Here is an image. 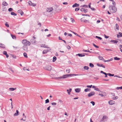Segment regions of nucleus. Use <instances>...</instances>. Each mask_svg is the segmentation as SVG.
I'll return each mask as SVG.
<instances>
[{"label": "nucleus", "mask_w": 122, "mask_h": 122, "mask_svg": "<svg viewBox=\"0 0 122 122\" xmlns=\"http://www.w3.org/2000/svg\"><path fill=\"white\" fill-rule=\"evenodd\" d=\"M90 103L92 104L93 106H94L95 105V103L93 101H91L90 102Z\"/></svg>", "instance_id": "37998d69"}, {"label": "nucleus", "mask_w": 122, "mask_h": 122, "mask_svg": "<svg viewBox=\"0 0 122 122\" xmlns=\"http://www.w3.org/2000/svg\"><path fill=\"white\" fill-rule=\"evenodd\" d=\"M90 89L88 88L84 90V91L86 92L88 91H90Z\"/></svg>", "instance_id": "412c9836"}, {"label": "nucleus", "mask_w": 122, "mask_h": 122, "mask_svg": "<svg viewBox=\"0 0 122 122\" xmlns=\"http://www.w3.org/2000/svg\"><path fill=\"white\" fill-rule=\"evenodd\" d=\"M116 19L117 20H118L119 21H120V19L117 17V19Z\"/></svg>", "instance_id": "e2e57ef3"}, {"label": "nucleus", "mask_w": 122, "mask_h": 122, "mask_svg": "<svg viewBox=\"0 0 122 122\" xmlns=\"http://www.w3.org/2000/svg\"><path fill=\"white\" fill-rule=\"evenodd\" d=\"M79 10V8H76L75 9V11H78Z\"/></svg>", "instance_id": "5fc2aeb1"}, {"label": "nucleus", "mask_w": 122, "mask_h": 122, "mask_svg": "<svg viewBox=\"0 0 122 122\" xmlns=\"http://www.w3.org/2000/svg\"><path fill=\"white\" fill-rule=\"evenodd\" d=\"M80 10L81 12H84L85 13H86L87 12V9H85L84 8H81Z\"/></svg>", "instance_id": "0eeeda50"}, {"label": "nucleus", "mask_w": 122, "mask_h": 122, "mask_svg": "<svg viewBox=\"0 0 122 122\" xmlns=\"http://www.w3.org/2000/svg\"><path fill=\"white\" fill-rule=\"evenodd\" d=\"M84 22H89V21L86 20H84Z\"/></svg>", "instance_id": "052dcab7"}, {"label": "nucleus", "mask_w": 122, "mask_h": 122, "mask_svg": "<svg viewBox=\"0 0 122 122\" xmlns=\"http://www.w3.org/2000/svg\"><path fill=\"white\" fill-rule=\"evenodd\" d=\"M16 89V88H9V89L10 90L12 91L14 90H15Z\"/></svg>", "instance_id": "393cba45"}, {"label": "nucleus", "mask_w": 122, "mask_h": 122, "mask_svg": "<svg viewBox=\"0 0 122 122\" xmlns=\"http://www.w3.org/2000/svg\"><path fill=\"white\" fill-rule=\"evenodd\" d=\"M11 36L12 37V38L13 39H16V37H15V36L13 35L12 34L11 35Z\"/></svg>", "instance_id": "f704fd0d"}, {"label": "nucleus", "mask_w": 122, "mask_h": 122, "mask_svg": "<svg viewBox=\"0 0 122 122\" xmlns=\"http://www.w3.org/2000/svg\"><path fill=\"white\" fill-rule=\"evenodd\" d=\"M118 98V97L117 96H116L115 97H114L113 99L115 100L117 99Z\"/></svg>", "instance_id": "4d7b16f0"}, {"label": "nucleus", "mask_w": 122, "mask_h": 122, "mask_svg": "<svg viewBox=\"0 0 122 122\" xmlns=\"http://www.w3.org/2000/svg\"><path fill=\"white\" fill-rule=\"evenodd\" d=\"M81 7H85V8H88V6L87 5H84L81 6Z\"/></svg>", "instance_id": "7c9ffc66"}, {"label": "nucleus", "mask_w": 122, "mask_h": 122, "mask_svg": "<svg viewBox=\"0 0 122 122\" xmlns=\"http://www.w3.org/2000/svg\"><path fill=\"white\" fill-rule=\"evenodd\" d=\"M97 65L101 67L104 68H105V66L102 64H100L98 63L97 64Z\"/></svg>", "instance_id": "9b49d317"}, {"label": "nucleus", "mask_w": 122, "mask_h": 122, "mask_svg": "<svg viewBox=\"0 0 122 122\" xmlns=\"http://www.w3.org/2000/svg\"><path fill=\"white\" fill-rule=\"evenodd\" d=\"M79 6V4H77V3H75L73 5L72 7H78Z\"/></svg>", "instance_id": "4468645a"}, {"label": "nucleus", "mask_w": 122, "mask_h": 122, "mask_svg": "<svg viewBox=\"0 0 122 122\" xmlns=\"http://www.w3.org/2000/svg\"><path fill=\"white\" fill-rule=\"evenodd\" d=\"M11 14L12 15H14L15 16H16L17 15V14H16L14 12H11Z\"/></svg>", "instance_id": "cd10ccee"}, {"label": "nucleus", "mask_w": 122, "mask_h": 122, "mask_svg": "<svg viewBox=\"0 0 122 122\" xmlns=\"http://www.w3.org/2000/svg\"><path fill=\"white\" fill-rule=\"evenodd\" d=\"M100 73H101L103 74H105L106 73L104 72L103 71H100Z\"/></svg>", "instance_id": "bf43d9fd"}, {"label": "nucleus", "mask_w": 122, "mask_h": 122, "mask_svg": "<svg viewBox=\"0 0 122 122\" xmlns=\"http://www.w3.org/2000/svg\"><path fill=\"white\" fill-rule=\"evenodd\" d=\"M49 100L48 99H47L45 100V103H47L49 102Z\"/></svg>", "instance_id": "e433bc0d"}, {"label": "nucleus", "mask_w": 122, "mask_h": 122, "mask_svg": "<svg viewBox=\"0 0 122 122\" xmlns=\"http://www.w3.org/2000/svg\"><path fill=\"white\" fill-rule=\"evenodd\" d=\"M0 47L5 48V46L4 44L0 43Z\"/></svg>", "instance_id": "a211bd4d"}, {"label": "nucleus", "mask_w": 122, "mask_h": 122, "mask_svg": "<svg viewBox=\"0 0 122 122\" xmlns=\"http://www.w3.org/2000/svg\"><path fill=\"white\" fill-rule=\"evenodd\" d=\"M104 36L105 38H108L109 37L108 36H107L105 35H104Z\"/></svg>", "instance_id": "6e6d98bb"}, {"label": "nucleus", "mask_w": 122, "mask_h": 122, "mask_svg": "<svg viewBox=\"0 0 122 122\" xmlns=\"http://www.w3.org/2000/svg\"><path fill=\"white\" fill-rule=\"evenodd\" d=\"M17 12L18 13L20 14L21 15H22L23 14H24L23 12L21 10H18L17 11Z\"/></svg>", "instance_id": "9d476101"}, {"label": "nucleus", "mask_w": 122, "mask_h": 122, "mask_svg": "<svg viewBox=\"0 0 122 122\" xmlns=\"http://www.w3.org/2000/svg\"><path fill=\"white\" fill-rule=\"evenodd\" d=\"M67 48L68 49H70L71 48V47L70 46H67Z\"/></svg>", "instance_id": "0e129e2a"}, {"label": "nucleus", "mask_w": 122, "mask_h": 122, "mask_svg": "<svg viewBox=\"0 0 122 122\" xmlns=\"http://www.w3.org/2000/svg\"><path fill=\"white\" fill-rule=\"evenodd\" d=\"M23 70L25 71V70H27L28 71H29V70H28V69H27L26 68L24 67L23 68Z\"/></svg>", "instance_id": "49530a36"}, {"label": "nucleus", "mask_w": 122, "mask_h": 122, "mask_svg": "<svg viewBox=\"0 0 122 122\" xmlns=\"http://www.w3.org/2000/svg\"><path fill=\"white\" fill-rule=\"evenodd\" d=\"M40 46L41 47H43L45 48H49V47H47V46H46L44 44H41L40 45Z\"/></svg>", "instance_id": "ddd939ff"}, {"label": "nucleus", "mask_w": 122, "mask_h": 122, "mask_svg": "<svg viewBox=\"0 0 122 122\" xmlns=\"http://www.w3.org/2000/svg\"><path fill=\"white\" fill-rule=\"evenodd\" d=\"M118 34H119L120 36L121 37H122V33L121 32H119L118 33Z\"/></svg>", "instance_id": "09e8293b"}, {"label": "nucleus", "mask_w": 122, "mask_h": 122, "mask_svg": "<svg viewBox=\"0 0 122 122\" xmlns=\"http://www.w3.org/2000/svg\"><path fill=\"white\" fill-rule=\"evenodd\" d=\"M12 10H13V9L11 8H9L8 10V11L10 12L11 11H12Z\"/></svg>", "instance_id": "a18cd8bd"}, {"label": "nucleus", "mask_w": 122, "mask_h": 122, "mask_svg": "<svg viewBox=\"0 0 122 122\" xmlns=\"http://www.w3.org/2000/svg\"><path fill=\"white\" fill-rule=\"evenodd\" d=\"M90 9L94 11V10H95V9L94 8H93V7L91 8Z\"/></svg>", "instance_id": "69168bd1"}, {"label": "nucleus", "mask_w": 122, "mask_h": 122, "mask_svg": "<svg viewBox=\"0 0 122 122\" xmlns=\"http://www.w3.org/2000/svg\"><path fill=\"white\" fill-rule=\"evenodd\" d=\"M81 90V89L79 88H77L75 90V92L77 93H78Z\"/></svg>", "instance_id": "dca6fc26"}, {"label": "nucleus", "mask_w": 122, "mask_h": 122, "mask_svg": "<svg viewBox=\"0 0 122 122\" xmlns=\"http://www.w3.org/2000/svg\"><path fill=\"white\" fill-rule=\"evenodd\" d=\"M49 51L47 50H44L42 52L43 54H46L47 52Z\"/></svg>", "instance_id": "f3484780"}, {"label": "nucleus", "mask_w": 122, "mask_h": 122, "mask_svg": "<svg viewBox=\"0 0 122 122\" xmlns=\"http://www.w3.org/2000/svg\"><path fill=\"white\" fill-rule=\"evenodd\" d=\"M94 90L96 91H100L99 89L98 88H94Z\"/></svg>", "instance_id": "ea45409f"}, {"label": "nucleus", "mask_w": 122, "mask_h": 122, "mask_svg": "<svg viewBox=\"0 0 122 122\" xmlns=\"http://www.w3.org/2000/svg\"><path fill=\"white\" fill-rule=\"evenodd\" d=\"M70 69H68L66 70V72L67 73H69L70 72Z\"/></svg>", "instance_id": "58836bf2"}, {"label": "nucleus", "mask_w": 122, "mask_h": 122, "mask_svg": "<svg viewBox=\"0 0 122 122\" xmlns=\"http://www.w3.org/2000/svg\"><path fill=\"white\" fill-rule=\"evenodd\" d=\"M53 10V8H48L46 10L47 12H50L51 11Z\"/></svg>", "instance_id": "f8f14e48"}, {"label": "nucleus", "mask_w": 122, "mask_h": 122, "mask_svg": "<svg viewBox=\"0 0 122 122\" xmlns=\"http://www.w3.org/2000/svg\"><path fill=\"white\" fill-rule=\"evenodd\" d=\"M83 52H88L90 53L91 52L89 50H83Z\"/></svg>", "instance_id": "a878e982"}, {"label": "nucleus", "mask_w": 122, "mask_h": 122, "mask_svg": "<svg viewBox=\"0 0 122 122\" xmlns=\"http://www.w3.org/2000/svg\"><path fill=\"white\" fill-rule=\"evenodd\" d=\"M76 56H78L79 57H82V54L79 53L76 55Z\"/></svg>", "instance_id": "2f4dec72"}, {"label": "nucleus", "mask_w": 122, "mask_h": 122, "mask_svg": "<svg viewBox=\"0 0 122 122\" xmlns=\"http://www.w3.org/2000/svg\"><path fill=\"white\" fill-rule=\"evenodd\" d=\"M118 41L116 40H113L112 42L114 44H116L118 42Z\"/></svg>", "instance_id": "72a5a7b5"}, {"label": "nucleus", "mask_w": 122, "mask_h": 122, "mask_svg": "<svg viewBox=\"0 0 122 122\" xmlns=\"http://www.w3.org/2000/svg\"><path fill=\"white\" fill-rule=\"evenodd\" d=\"M70 75H70V74L65 75H63L62 77H58V78L61 79L66 78L67 77L70 76Z\"/></svg>", "instance_id": "7ed1b4c3"}, {"label": "nucleus", "mask_w": 122, "mask_h": 122, "mask_svg": "<svg viewBox=\"0 0 122 122\" xmlns=\"http://www.w3.org/2000/svg\"><path fill=\"white\" fill-rule=\"evenodd\" d=\"M114 101L113 100H111L110 101H109L108 102L109 104L111 105L114 104Z\"/></svg>", "instance_id": "6e6552de"}, {"label": "nucleus", "mask_w": 122, "mask_h": 122, "mask_svg": "<svg viewBox=\"0 0 122 122\" xmlns=\"http://www.w3.org/2000/svg\"><path fill=\"white\" fill-rule=\"evenodd\" d=\"M56 57L55 56H54L53 58V62H55L56 60Z\"/></svg>", "instance_id": "b1692460"}, {"label": "nucleus", "mask_w": 122, "mask_h": 122, "mask_svg": "<svg viewBox=\"0 0 122 122\" xmlns=\"http://www.w3.org/2000/svg\"><path fill=\"white\" fill-rule=\"evenodd\" d=\"M116 28L117 29V30H118L119 29V25L117 24H116Z\"/></svg>", "instance_id": "bb28decb"}, {"label": "nucleus", "mask_w": 122, "mask_h": 122, "mask_svg": "<svg viewBox=\"0 0 122 122\" xmlns=\"http://www.w3.org/2000/svg\"><path fill=\"white\" fill-rule=\"evenodd\" d=\"M98 57L100 60H104V59L102 57L100 56H98Z\"/></svg>", "instance_id": "5701e85b"}, {"label": "nucleus", "mask_w": 122, "mask_h": 122, "mask_svg": "<svg viewBox=\"0 0 122 122\" xmlns=\"http://www.w3.org/2000/svg\"><path fill=\"white\" fill-rule=\"evenodd\" d=\"M63 5H67L68 4V3H67V2H63Z\"/></svg>", "instance_id": "338daca9"}, {"label": "nucleus", "mask_w": 122, "mask_h": 122, "mask_svg": "<svg viewBox=\"0 0 122 122\" xmlns=\"http://www.w3.org/2000/svg\"><path fill=\"white\" fill-rule=\"evenodd\" d=\"M16 112L14 114V116H17L19 114V112L18 110H16Z\"/></svg>", "instance_id": "2eb2a0df"}, {"label": "nucleus", "mask_w": 122, "mask_h": 122, "mask_svg": "<svg viewBox=\"0 0 122 122\" xmlns=\"http://www.w3.org/2000/svg\"><path fill=\"white\" fill-rule=\"evenodd\" d=\"M99 95H100V96H101L102 97H103L104 96V95L103 94H99Z\"/></svg>", "instance_id": "774afa93"}, {"label": "nucleus", "mask_w": 122, "mask_h": 122, "mask_svg": "<svg viewBox=\"0 0 122 122\" xmlns=\"http://www.w3.org/2000/svg\"><path fill=\"white\" fill-rule=\"evenodd\" d=\"M106 116H104L102 118V121H103V120L104 119H105L106 118Z\"/></svg>", "instance_id": "3c124183"}, {"label": "nucleus", "mask_w": 122, "mask_h": 122, "mask_svg": "<svg viewBox=\"0 0 122 122\" xmlns=\"http://www.w3.org/2000/svg\"><path fill=\"white\" fill-rule=\"evenodd\" d=\"M109 8L110 11L112 13H115L117 10L116 7L114 5H110Z\"/></svg>", "instance_id": "f257e3e1"}, {"label": "nucleus", "mask_w": 122, "mask_h": 122, "mask_svg": "<svg viewBox=\"0 0 122 122\" xmlns=\"http://www.w3.org/2000/svg\"><path fill=\"white\" fill-rule=\"evenodd\" d=\"M23 49L25 51H26L28 49V47L27 46L24 45L22 47Z\"/></svg>", "instance_id": "1a4fd4ad"}, {"label": "nucleus", "mask_w": 122, "mask_h": 122, "mask_svg": "<svg viewBox=\"0 0 122 122\" xmlns=\"http://www.w3.org/2000/svg\"><path fill=\"white\" fill-rule=\"evenodd\" d=\"M70 75H70V76H78V75H78V74H70Z\"/></svg>", "instance_id": "4c0bfd02"}, {"label": "nucleus", "mask_w": 122, "mask_h": 122, "mask_svg": "<svg viewBox=\"0 0 122 122\" xmlns=\"http://www.w3.org/2000/svg\"><path fill=\"white\" fill-rule=\"evenodd\" d=\"M96 38H98V39H100V40H101L102 38H101V37H99V36H96Z\"/></svg>", "instance_id": "79ce46f5"}, {"label": "nucleus", "mask_w": 122, "mask_h": 122, "mask_svg": "<svg viewBox=\"0 0 122 122\" xmlns=\"http://www.w3.org/2000/svg\"><path fill=\"white\" fill-rule=\"evenodd\" d=\"M52 68L49 65L45 67V69H46L49 71H51Z\"/></svg>", "instance_id": "39448f33"}, {"label": "nucleus", "mask_w": 122, "mask_h": 122, "mask_svg": "<svg viewBox=\"0 0 122 122\" xmlns=\"http://www.w3.org/2000/svg\"><path fill=\"white\" fill-rule=\"evenodd\" d=\"M2 4L3 5H4L5 6H7L8 5V4L5 1H4L2 3Z\"/></svg>", "instance_id": "6ab92c4d"}, {"label": "nucleus", "mask_w": 122, "mask_h": 122, "mask_svg": "<svg viewBox=\"0 0 122 122\" xmlns=\"http://www.w3.org/2000/svg\"><path fill=\"white\" fill-rule=\"evenodd\" d=\"M82 15L83 16H89V15L87 14H82Z\"/></svg>", "instance_id": "13d9d810"}, {"label": "nucleus", "mask_w": 122, "mask_h": 122, "mask_svg": "<svg viewBox=\"0 0 122 122\" xmlns=\"http://www.w3.org/2000/svg\"><path fill=\"white\" fill-rule=\"evenodd\" d=\"M89 66L92 68L94 66V65L92 63H90L89 64Z\"/></svg>", "instance_id": "4be33fe9"}, {"label": "nucleus", "mask_w": 122, "mask_h": 122, "mask_svg": "<svg viewBox=\"0 0 122 122\" xmlns=\"http://www.w3.org/2000/svg\"><path fill=\"white\" fill-rule=\"evenodd\" d=\"M51 104L53 105H55L56 104V103L55 102H52L51 103Z\"/></svg>", "instance_id": "864d4df0"}, {"label": "nucleus", "mask_w": 122, "mask_h": 122, "mask_svg": "<svg viewBox=\"0 0 122 122\" xmlns=\"http://www.w3.org/2000/svg\"><path fill=\"white\" fill-rule=\"evenodd\" d=\"M116 89L117 90H118L119 89H122V86L121 87H117L116 88Z\"/></svg>", "instance_id": "a19ab883"}, {"label": "nucleus", "mask_w": 122, "mask_h": 122, "mask_svg": "<svg viewBox=\"0 0 122 122\" xmlns=\"http://www.w3.org/2000/svg\"><path fill=\"white\" fill-rule=\"evenodd\" d=\"M84 69L85 70H87L88 69L89 67L87 66H85L84 67Z\"/></svg>", "instance_id": "473e14b6"}, {"label": "nucleus", "mask_w": 122, "mask_h": 122, "mask_svg": "<svg viewBox=\"0 0 122 122\" xmlns=\"http://www.w3.org/2000/svg\"><path fill=\"white\" fill-rule=\"evenodd\" d=\"M114 59L115 60H120L119 58H118L117 57H115L114 58Z\"/></svg>", "instance_id": "c85d7f7f"}, {"label": "nucleus", "mask_w": 122, "mask_h": 122, "mask_svg": "<svg viewBox=\"0 0 122 122\" xmlns=\"http://www.w3.org/2000/svg\"><path fill=\"white\" fill-rule=\"evenodd\" d=\"M68 36H69L71 37L72 36V34L70 33H68Z\"/></svg>", "instance_id": "680f3d73"}, {"label": "nucleus", "mask_w": 122, "mask_h": 122, "mask_svg": "<svg viewBox=\"0 0 122 122\" xmlns=\"http://www.w3.org/2000/svg\"><path fill=\"white\" fill-rule=\"evenodd\" d=\"M92 86V85H90V86L87 85V86L86 87H88V88H91Z\"/></svg>", "instance_id": "de8ad7c7"}, {"label": "nucleus", "mask_w": 122, "mask_h": 122, "mask_svg": "<svg viewBox=\"0 0 122 122\" xmlns=\"http://www.w3.org/2000/svg\"><path fill=\"white\" fill-rule=\"evenodd\" d=\"M71 89L70 88L69 89H67V91L68 92V93L69 95L70 94V92H71Z\"/></svg>", "instance_id": "aec40b11"}, {"label": "nucleus", "mask_w": 122, "mask_h": 122, "mask_svg": "<svg viewBox=\"0 0 122 122\" xmlns=\"http://www.w3.org/2000/svg\"><path fill=\"white\" fill-rule=\"evenodd\" d=\"M22 43L25 46H30L31 44V43L27 41L26 40H23L22 41Z\"/></svg>", "instance_id": "f03ea898"}, {"label": "nucleus", "mask_w": 122, "mask_h": 122, "mask_svg": "<svg viewBox=\"0 0 122 122\" xmlns=\"http://www.w3.org/2000/svg\"><path fill=\"white\" fill-rule=\"evenodd\" d=\"M93 45L95 46V47H96L97 48H99V46H96L95 44L93 43Z\"/></svg>", "instance_id": "c9c22d12"}, {"label": "nucleus", "mask_w": 122, "mask_h": 122, "mask_svg": "<svg viewBox=\"0 0 122 122\" xmlns=\"http://www.w3.org/2000/svg\"><path fill=\"white\" fill-rule=\"evenodd\" d=\"M3 54H4L5 55L6 54H7V52L6 51H4L3 52Z\"/></svg>", "instance_id": "8fccbe9b"}, {"label": "nucleus", "mask_w": 122, "mask_h": 122, "mask_svg": "<svg viewBox=\"0 0 122 122\" xmlns=\"http://www.w3.org/2000/svg\"><path fill=\"white\" fill-rule=\"evenodd\" d=\"M95 94V93L94 92H92L88 94L87 96L88 97H90L92 96L93 95H94Z\"/></svg>", "instance_id": "423d86ee"}, {"label": "nucleus", "mask_w": 122, "mask_h": 122, "mask_svg": "<svg viewBox=\"0 0 122 122\" xmlns=\"http://www.w3.org/2000/svg\"><path fill=\"white\" fill-rule=\"evenodd\" d=\"M23 55L26 58H27V54L25 53L24 52L23 53Z\"/></svg>", "instance_id": "c756f323"}, {"label": "nucleus", "mask_w": 122, "mask_h": 122, "mask_svg": "<svg viewBox=\"0 0 122 122\" xmlns=\"http://www.w3.org/2000/svg\"><path fill=\"white\" fill-rule=\"evenodd\" d=\"M28 4L32 6H36V4L32 3L30 1H29L28 2Z\"/></svg>", "instance_id": "20e7f679"}, {"label": "nucleus", "mask_w": 122, "mask_h": 122, "mask_svg": "<svg viewBox=\"0 0 122 122\" xmlns=\"http://www.w3.org/2000/svg\"><path fill=\"white\" fill-rule=\"evenodd\" d=\"M5 26L7 27H9V24H8L7 22H6V23H5Z\"/></svg>", "instance_id": "c03bdc74"}, {"label": "nucleus", "mask_w": 122, "mask_h": 122, "mask_svg": "<svg viewBox=\"0 0 122 122\" xmlns=\"http://www.w3.org/2000/svg\"><path fill=\"white\" fill-rule=\"evenodd\" d=\"M112 2V4L113 5H114L115 6V5H116V4H115V2L113 0Z\"/></svg>", "instance_id": "603ef678"}]
</instances>
